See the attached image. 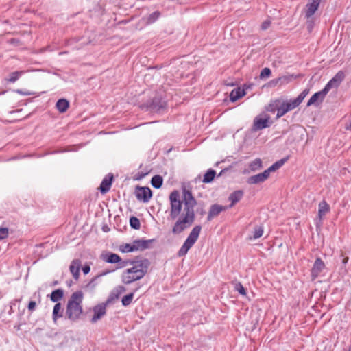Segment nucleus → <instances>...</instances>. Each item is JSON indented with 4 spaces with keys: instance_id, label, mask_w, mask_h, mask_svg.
<instances>
[{
    "instance_id": "nucleus-13",
    "label": "nucleus",
    "mask_w": 351,
    "mask_h": 351,
    "mask_svg": "<svg viewBox=\"0 0 351 351\" xmlns=\"http://www.w3.org/2000/svg\"><path fill=\"white\" fill-rule=\"evenodd\" d=\"M327 93H328L326 91H325V92L324 91V88L322 90L315 93L309 99V100L307 103V106H309L311 105L319 104V103L322 102L324 100V99L326 97V95H327Z\"/></svg>"
},
{
    "instance_id": "nucleus-17",
    "label": "nucleus",
    "mask_w": 351,
    "mask_h": 351,
    "mask_svg": "<svg viewBox=\"0 0 351 351\" xmlns=\"http://www.w3.org/2000/svg\"><path fill=\"white\" fill-rule=\"evenodd\" d=\"M267 178V172L263 171V173L250 177L247 180V183L250 184H260L265 182Z\"/></svg>"
},
{
    "instance_id": "nucleus-35",
    "label": "nucleus",
    "mask_w": 351,
    "mask_h": 351,
    "mask_svg": "<svg viewBox=\"0 0 351 351\" xmlns=\"http://www.w3.org/2000/svg\"><path fill=\"white\" fill-rule=\"evenodd\" d=\"M280 103V99H276L271 101L267 107L266 110L268 112H274L276 110L278 111V106Z\"/></svg>"
},
{
    "instance_id": "nucleus-30",
    "label": "nucleus",
    "mask_w": 351,
    "mask_h": 351,
    "mask_svg": "<svg viewBox=\"0 0 351 351\" xmlns=\"http://www.w3.org/2000/svg\"><path fill=\"white\" fill-rule=\"evenodd\" d=\"M262 167V161L260 158L255 159L249 165L250 171L253 172L260 170Z\"/></svg>"
},
{
    "instance_id": "nucleus-37",
    "label": "nucleus",
    "mask_w": 351,
    "mask_h": 351,
    "mask_svg": "<svg viewBox=\"0 0 351 351\" xmlns=\"http://www.w3.org/2000/svg\"><path fill=\"white\" fill-rule=\"evenodd\" d=\"M24 73L23 71L12 72L10 75V77L7 80L10 82L14 83Z\"/></svg>"
},
{
    "instance_id": "nucleus-51",
    "label": "nucleus",
    "mask_w": 351,
    "mask_h": 351,
    "mask_svg": "<svg viewBox=\"0 0 351 351\" xmlns=\"http://www.w3.org/2000/svg\"><path fill=\"white\" fill-rule=\"evenodd\" d=\"M277 80V78L276 79H274L273 80H271L270 82H269V85L271 86H275L276 85H277L279 82H276V81Z\"/></svg>"
},
{
    "instance_id": "nucleus-2",
    "label": "nucleus",
    "mask_w": 351,
    "mask_h": 351,
    "mask_svg": "<svg viewBox=\"0 0 351 351\" xmlns=\"http://www.w3.org/2000/svg\"><path fill=\"white\" fill-rule=\"evenodd\" d=\"M128 265H131L132 267L124 270L121 276V282L125 285H130L142 279L147 273L150 262L147 258L128 260L122 261L117 268H123Z\"/></svg>"
},
{
    "instance_id": "nucleus-31",
    "label": "nucleus",
    "mask_w": 351,
    "mask_h": 351,
    "mask_svg": "<svg viewBox=\"0 0 351 351\" xmlns=\"http://www.w3.org/2000/svg\"><path fill=\"white\" fill-rule=\"evenodd\" d=\"M162 182H163V179H162V176H160L159 175L153 176L151 180V184H152V186L155 189H160L162 185Z\"/></svg>"
},
{
    "instance_id": "nucleus-29",
    "label": "nucleus",
    "mask_w": 351,
    "mask_h": 351,
    "mask_svg": "<svg viewBox=\"0 0 351 351\" xmlns=\"http://www.w3.org/2000/svg\"><path fill=\"white\" fill-rule=\"evenodd\" d=\"M216 176V171L212 169H209L204 176L202 182L204 183L211 182Z\"/></svg>"
},
{
    "instance_id": "nucleus-49",
    "label": "nucleus",
    "mask_w": 351,
    "mask_h": 351,
    "mask_svg": "<svg viewBox=\"0 0 351 351\" xmlns=\"http://www.w3.org/2000/svg\"><path fill=\"white\" fill-rule=\"evenodd\" d=\"M82 271H83V273H84V274H88V273L90 272V266H89V265H84V266L82 267Z\"/></svg>"
},
{
    "instance_id": "nucleus-23",
    "label": "nucleus",
    "mask_w": 351,
    "mask_h": 351,
    "mask_svg": "<svg viewBox=\"0 0 351 351\" xmlns=\"http://www.w3.org/2000/svg\"><path fill=\"white\" fill-rule=\"evenodd\" d=\"M63 316L62 305L60 303H56L53 309L52 313V319L54 323H56L58 318L62 317Z\"/></svg>"
},
{
    "instance_id": "nucleus-47",
    "label": "nucleus",
    "mask_w": 351,
    "mask_h": 351,
    "mask_svg": "<svg viewBox=\"0 0 351 351\" xmlns=\"http://www.w3.org/2000/svg\"><path fill=\"white\" fill-rule=\"evenodd\" d=\"M276 170V169L275 167L274 166V165H272L271 166H270L267 169L265 170L264 171L265 172H267V176L269 178V175H270V173L273 172V171H275Z\"/></svg>"
},
{
    "instance_id": "nucleus-38",
    "label": "nucleus",
    "mask_w": 351,
    "mask_h": 351,
    "mask_svg": "<svg viewBox=\"0 0 351 351\" xmlns=\"http://www.w3.org/2000/svg\"><path fill=\"white\" fill-rule=\"evenodd\" d=\"M234 284V289L238 291L241 295L245 296L247 295L246 290L240 282H235Z\"/></svg>"
},
{
    "instance_id": "nucleus-36",
    "label": "nucleus",
    "mask_w": 351,
    "mask_h": 351,
    "mask_svg": "<svg viewBox=\"0 0 351 351\" xmlns=\"http://www.w3.org/2000/svg\"><path fill=\"white\" fill-rule=\"evenodd\" d=\"M263 234V228L261 226H256L253 232V235L250 237V239H256L262 237Z\"/></svg>"
},
{
    "instance_id": "nucleus-48",
    "label": "nucleus",
    "mask_w": 351,
    "mask_h": 351,
    "mask_svg": "<svg viewBox=\"0 0 351 351\" xmlns=\"http://www.w3.org/2000/svg\"><path fill=\"white\" fill-rule=\"evenodd\" d=\"M276 170V169L275 167L274 166V165H272L271 166H270L267 169L265 170L264 171L265 172H267V176L269 178V175H270V173L273 172V171H275Z\"/></svg>"
},
{
    "instance_id": "nucleus-39",
    "label": "nucleus",
    "mask_w": 351,
    "mask_h": 351,
    "mask_svg": "<svg viewBox=\"0 0 351 351\" xmlns=\"http://www.w3.org/2000/svg\"><path fill=\"white\" fill-rule=\"evenodd\" d=\"M119 250L123 253H128V252H134L132 243H125V244L121 245L119 246Z\"/></svg>"
},
{
    "instance_id": "nucleus-34",
    "label": "nucleus",
    "mask_w": 351,
    "mask_h": 351,
    "mask_svg": "<svg viewBox=\"0 0 351 351\" xmlns=\"http://www.w3.org/2000/svg\"><path fill=\"white\" fill-rule=\"evenodd\" d=\"M309 90L308 89L304 90L298 96L297 98L292 99L293 101V104H296L297 106H298L302 101L304 100V99L306 97V96L308 94Z\"/></svg>"
},
{
    "instance_id": "nucleus-12",
    "label": "nucleus",
    "mask_w": 351,
    "mask_h": 351,
    "mask_svg": "<svg viewBox=\"0 0 351 351\" xmlns=\"http://www.w3.org/2000/svg\"><path fill=\"white\" fill-rule=\"evenodd\" d=\"M100 258L108 263H121V257L114 253L110 252H103L100 255Z\"/></svg>"
},
{
    "instance_id": "nucleus-24",
    "label": "nucleus",
    "mask_w": 351,
    "mask_h": 351,
    "mask_svg": "<svg viewBox=\"0 0 351 351\" xmlns=\"http://www.w3.org/2000/svg\"><path fill=\"white\" fill-rule=\"evenodd\" d=\"M243 196V192L241 190L236 191L230 194L229 200L231 201L230 207H232L236 203L239 202Z\"/></svg>"
},
{
    "instance_id": "nucleus-18",
    "label": "nucleus",
    "mask_w": 351,
    "mask_h": 351,
    "mask_svg": "<svg viewBox=\"0 0 351 351\" xmlns=\"http://www.w3.org/2000/svg\"><path fill=\"white\" fill-rule=\"evenodd\" d=\"M202 230V227L199 225L195 226L190 232L189 235L186 238L185 241H188L189 243L194 245L195 243L198 239L199 235L200 234Z\"/></svg>"
},
{
    "instance_id": "nucleus-26",
    "label": "nucleus",
    "mask_w": 351,
    "mask_h": 351,
    "mask_svg": "<svg viewBox=\"0 0 351 351\" xmlns=\"http://www.w3.org/2000/svg\"><path fill=\"white\" fill-rule=\"evenodd\" d=\"M245 95V90L240 88L233 89L230 94V99L232 101H235Z\"/></svg>"
},
{
    "instance_id": "nucleus-22",
    "label": "nucleus",
    "mask_w": 351,
    "mask_h": 351,
    "mask_svg": "<svg viewBox=\"0 0 351 351\" xmlns=\"http://www.w3.org/2000/svg\"><path fill=\"white\" fill-rule=\"evenodd\" d=\"M81 261L79 259H74L69 267L71 273L75 280L79 278Z\"/></svg>"
},
{
    "instance_id": "nucleus-4",
    "label": "nucleus",
    "mask_w": 351,
    "mask_h": 351,
    "mask_svg": "<svg viewBox=\"0 0 351 351\" xmlns=\"http://www.w3.org/2000/svg\"><path fill=\"white\" fill-rule=\"evenodd\" d=\"M269 119L270 117L267 114L256 117L254 119L253 130L258 131L268 128L271 124Z\"/></svg>"
},
{
    "instance_id": "nucleus-8",
    "label": "nucleus",
    "mask_w": 351,
    "mask_h": 351,
    "mask_svg": "<svg viewBox=\"0 0 351 351\" xmlns=\"http://www.w3.org/2000/svg\"><path fill=\"white\" fill-rule=\"evenodd\" d=\"M296 107H298L297 105L293 104V101L292 99L287 102L280 101L278 106L276 117L280 118L284 116L287 112L295 108Z\"/></svg>"
},
{
    "instance_id": "nucleus-7",
    "label": "nucleus",
    "mask_w": 351,
    "mask_h": 351,
    "mask_svg": "<svg viewBox=\"0 0 351 351\" xmlns=\"http://www.w3.org/2000/svg\"><path fill=\"white\" fill-rule=\"evenodd\" d=\"M345 78V74L343 71H339L324 86V91H326L327 93L329 92V90L332 88H337L338 87L340 84L342 82V81Z\"/></svg>"
},
{
    "instance_id": "nucleus-33",
    "label": "nucleus",
    "mask_w": 351,
    "mask_h": 351,
    "mask_svg": "<svg viewBox=\"0 0 351 351\" xmlns=\"http://www.w3.org/2000/svg\"><path fill=\"white\" fill-rule=\"evenodd\" d=\"M193 245L189 243L188 241H185L183 243L182 246L180 247V250L178 251V256H183L186 254L189 249L193 246Z\"/></svg>"
},
{
    "instance_id": "nucleus-28",
    "label": "nucleus",
    "mask_w": 351,
    "mask_h": 351,
    "mask_svg": "<svg viewBox=\"0 0 351 351\" xmlns=\"http://www.w3.org/2000/svg\"><path fill=\"white\" fill-rule=\"evenodd\" d=\"M114 270H108V269H106V270H103L102 271H101V273L99 274H98L97 276H95L88 283V285H86V287L88 288H90V289H94L95 287L96 286V284L95 283V281L96 279H97L99 277H101V276H106L108 274H110V272H112L114 271Z\"/></svg>"
},
{
    "instance_id": "nucleus-54",
    "label": "nucleus",
    "mask_w": 351,
    "mask_h": 351,
    "mask_svg": "<svg viewBox=\"0 0 351 351\" xmlns=\"http://www.w3.org/2000/svg\"><path fill=\"white\" fill-rule=\"evenodd\" d=\"M118 289H119L120 292H122V291H125V287H123V286H119V287H118Z\"/></svg>"
},
{
    "instance_id": "nucleus-50",
    "label": "nucleus",
    "mask_w": 351,
    "mask_h": 351,
    "mask_svg": "<svg viewBox=\"0 0 351 351\" xmlns=\"http://www.w3.org/2000/svg\"><path fill=\"white\" fill-rule=\"evenodd\" d=\"M16 93L20 94V95H31L30 93L29 92H23L22 90H20V89H17L16 90Z\"/></svg>"
},
{
    "instance_id": "nucleus-21",
    "label": "nucleus",
    "mask_w": 351,
    "mask_h": 351,
    "mask_svg": "<svg viewBox=\"0 0 351 351\" xmlns=\"http://www.w3.org/2000/svg\"><path fill=\"white\" fill-rule=\"evenodd\" d=\"M32 299H34V300H31L27 306L28 311L30 312H33L35 311L37 302L39 304L41 302L40 291H37L34 292L32 296Z\"/></svg>"
},
{
    "instance_id": "nucleus-10",
    "label": "nucleus",
    "mask_w": 351,
    "mask_h": 351,
    "mask_svg": "<svg viewBox=\"0 0 351 351\" xmlns=\"http://www.w3.org/2000/svg\"><path fill=\"white\" fill-rule=\"evenodd\" d=\"M166 107V102L160 97H154L149 105L151 111L159 112Z\"/></svg>"
},
{
    "instance_id": "nucleus-53",
    "label": "nucleus",
    "mask_w": 351,
    "mask_h": 351,
    "mask_svg": "<svg viewBox=\"0 0 351 351\" xmlns=\"http://www.w3.org/2000/svg\"><path fill=\"white\" fill-rule=\"evenodd\" d=\"M348 259H349V258H348V257H346V258H344L343 259L342 263H343V265L347 264V263H348Z\"/></svg>"
},
{
    "instance_id": "nucleus-41",
    "label": "nucleus",
    "mask_w": 351,
    "mask_h": 351,
    "mask_svg": "<svg viewBox=\"0 0 351 351\" xmlns=\"http://www.w3.org/2000/svg\"><path fill=\"white\" fill-rule=\"evenodd\" d=\"M133 298H134V293H130L126 295H125L123 298H122V304L124 306H127L128 305H130L133 300Z\"/></svg>"
},
{
    "instance_id": "nucleus-43",
    "label": "nucleus",
    "mask_w": 351,
    "mask_h": 351,
    "mask_svg": "<svg viewBox=\"0 0 351 351\" xmlns=\"http://www.w3.org/2000/svg\"><path fill=\"white\" fill-rule=\"evenodd\" d=\"M8 235V229L7 228H0V240L4 239Z\"/></svg>"
},
{
    "instance_id": "nucleus-40",
    "label": "nucleus",
    "mask_w": 351,
    "mask_h": 351,
    "mask_svg": "<svg viewBox=\"0 0 351 351\" xmlns=\"http://www.w3.org/2000/svg\"><path fill=\"white\" fill-rule=\"evenodd\" d=\"M130 226L136 230H138L141 227V223L139 219L136 217H132L130 219Z\"/></svg>"
},
{
    "instance_id": "nucleus-5",
    "label": "nucleus",
    "mask_w": 351,
    "mask_h": 351,
    "mask_svg": "<svg viewBox=\"0 0 351 351\" xmlns=\"http://www.w3.org/2000/svg\"><path fill=\"white\" fill-rule=\"evenodd\" d=\"M135 195L138 200L148 202L152 196V193L149 187L137 186Z\"/></svg>"
},
{
    "instance_id": "nucleus-15",
    "label": "nucleus",
    "mask_w": 351,
    "mask_h": 351,
    "mask_svg": "<svg viewBox=\"0 0 351 351\" xmlns=\"http://www.w3.org/2000/svg\"><path fill=\"white\" fill-rule=\"evenodd\" d=\"M152 242V240H135L132 243L133 250L136 251H142L145 249L149 248V243Z\"/></svg>"
},
{
    "instance_id": "nucleus-3",
    "label": "nucleus",
    "mask_w": 351,
    "mask_h": 351,
    "mask_svg": "<svg viewBox=\"0 0 351 351\" xmlns=\"http://www.w3.org/2000/svg\"><path fill=\"white\" fill-rule=\"evenodd\" d=\"M84 294L82 291L73 293L68 300L66 315L72 322L77 320L83 313L82 302Z\"/></svg>"
},
{
    "instance_id": "nucleus-14",
    "label": "nucleus",
    "mask_w": 351,
    "mask_h": 351,
    "mask_svg": "<svg viewBox=\"0 0 351 351\" xmlns=\"http://www.w3.org/2000/svg\"><path fill=\"white\" fill-rule=\"evenodd\" d=\"M320 4V0H311V3H307L305 10V16L306 18L312 16L317 10Z\"/></svg>"
},
{
    "instance_id": "nucleus-6",
    "label": "nucleus",
    "mask_w": 351,
    "mask_h": 351,
    "mask_svg": "<svg viewBox=\"0 0 351 351\" xmlns=\"http://www.w3.org/2000/svg\"><path fill=\"white\" fill-rule=\"evenodd\" d=\"M345 78V74L343 71H339L324 86V91H326L327 93L329 92V90L332 88H337L338 87L340 84L342 82V81Z\"/></svg>"
},
{
    "instance_id": "nucleus-52",
    "label": "nucleus",
    "mask_w": 351,
    "mask_h": 351,
    "mask_svg": "<svg viewBox=\"0 0 351 351\" xmlns=\"http://www.w3.org/2000/svg\"><path fill=\"white\" fill-rule=\"evenodd\" d=\"M345 128L347 130H351V121L348 123L346 124Z\"/></svg>"
},
{
    "instance_id": "nucleus-25",
    "label": "nucleus",
    "mask_w": 351,
    "mask_h": 351,
    "mask_svg": "<svg viewBox=\"0 0 351 351\" xmlns=\"http://www.w3.org/2000/svg\"><path fill=\"white\" fill-rule=\"evenodd\" d=\"M58 110L61 112H65L69 107V102L66 99H60L56 104Z\"/></svg>"
},
{
    "instance_id": "nucleus-46",
    "label": "nucleus",
    "mask_w": 351,
    "mask_h": 351,
    "mask_svg": "<svg viewBox=\"0 0 351 351\" xmlns=\"http://www.w3.org/2000/svg\"><path fill=\"white\" fill-rule=\"evenodd\" d=\"M270 25H271V22H270V21H268V20L265 21L262 23V25H261V29H262L263 30H265V29H268V28H269V27L270 26Z\"/></svg>"
},
{
    "instance_id": "nucleus-9",
    "label": "nucleus",
    "mask_w": 351,
    "mask_h": 351,
    "mask_svg": "<svg viewBox=\"0 0 351 351\" xmlns=\"http://www.w3.org/2000/svg\"><path fill=\"white\" fill-rule=\"evenodd\" d=\"M110 302V299H108L106 303H102L95 306L93 308L94 315L92 317L91 322H96L97 320L100 319L101 317H103L106 312V304Z\"/></svg>"
},
{
    "instance_id": "nucleus-32",
    "label": "nucleus",
    "mask_w": 351,
    "mask_h": 351,
    "mask_svg": "<svg viewBox=\"0 0 351 351\" xmlns=\"http://www.w3.org/2000/svg\"><path fill=\"white\" fill-rule=\"evenodd\" d=\"M160 16V12L159 11H155L153 13L150 14L146 19H144L146 21L145 23L147 25H149L154 23Z\"/></svg>"
},
{
    "instance_id": "nucleus-45",
    "label": "nucleus",
    "mask_w": 351,
    "mask_h": 351,
    "mask_svg": "<svg viewBox=\"0 0 351 351\" xmlns=\"http://www.w3.org/2000/svg\"><path fill=\"white\" fill-rule=\"evenodd\" d=\"M291 80V77L289 76H282L277 78L276 82H279L280 84L288 83Z\"/></svg>"
},
{
    "instance_id": "nucleus-11",
    "label": "nucleus",
    "mask_w": 351,
    "mask_h": 351,
    "mask_svg": "<svg viewBox=\"0 0 351 351\" xmlns=\"http://www.w3.org/2000/svg\"><path fill=\"white\" fill-rule=\"evenodd\" d=\"M325 264L320 258H317L311 269V277L313 280L317 278L324 269Z\"/></svg>"
},
{
    "instance_id": "nucleus-42",
    "label": "nucleus",
    "mask_w": 351,
    "mask_h": 351,
    "mask_svg": "<svg viewBox=\"0 0 351 351\" xmlns=\"http://www.w3.org/2000/svg\"><path fill=\"white\" fill-rule=\"evenodd\" d=\"M270 75H271V70L269 68L265 67L261 71V74H260V78L264 79V78L269 77Z\"/></svg>"
},
{
    "instance_id": "nucleus-44",
    "label": "nucleus",
    "mask_w": 351,
    "mask_h": 351,
    "mask_svg": "<svg viewBox=\"0 0 351 351\" xmlns=\"http://www.w3.org/2000/svg\"><path fill=\"white\" fill-rule=\"evenodd\" d=\"M287 160V158H282V159H280V160L276 161L273 165L275 167L276 169L277 170L279 168H280L285 163V162Z\"/></svg>"
},
{
    "instance_id": "nucleus-16",
    "label": "nucleus",
    "mask_w": 351,
    "mask_h": 351,
    "mask_svg": "<svg viewBox=\"0 0 351 351\" xmlns=\"http://www.w3.org/2000/svg\"><path fill=\"white\" fill-rule=\"evenodd\" d=\"M330 208L329 204L325 201L322 200L318 205V218L320 221L323 220L324 217L330 212Z\"/></svg>"
},
{
    "instance_id": "nucleus-19",
    "label": "nucleus",
    "mask_w": 351,
    "mask_h": 351,
    "mask_svg": "<svg viewBox=\"0 0 351 351\" xmlns=\"http://www.w3.org/2000/svg\"><path fill=\"white\" fill-rule=\"evenodd\" d=\"M226 208L219 204H213L211 206L208 217L207 220L208 221H211L213 218L218 216L221 212L224 210Z\"/></svg>"
},
{
    "instance_id": "nucleus-27",
    "label": "nucleus",
    "mask_w": 351,
    "mask_h": 351,
    "mask_svg": "<svg viewBox=\"0 0 351 351\" xmlns=\"http://www.w3.org/2000/svg\"><path fill=\"white\" fill-rule=\"evenodd\" d=\"M64 296V291L61 289H58L52 291L50 295V300L53 302L60 301Z\"/></svg>"
},
{
    "instance_id": "nucleus-1",
    "label": "nucleus",
    "mask_w": 351,
    "mask_h": 351,
    "mask_svg": "<svg viewBox=\"0 0 351 351\" xmlns=\"http://www.w3.org/2000/svg\"><path fill=\"white\" fill-rule=\"evenodd\" d=\"M170 215L169 219H177L172 228L174 234L182 233L189 228L194 222L195 215L194 207L197 202L192 193L184 189L182 193V199L179 191L175 190L170 193Z\"/></svg>"
},
{
    "instance_id": "nucleus-20",
    "label": "nucleus",
    "mask_w": 351,
    "mask_h": 351,
    "mask_svg": "<svg viewBox=\"0 0 351 351\" xmlns=\"http://www.w3.org/2000/svg\"><path fill=\"white\" fill-rule=\"evenodd\" d=\"M113 176L111 175L106 176L102 180L99 190L102 194L106 193L110 189Z\"/></svg>"
}]
</instances>
